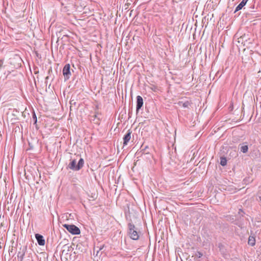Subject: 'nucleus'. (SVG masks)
<instances>
[{"instance_id":"obj_6","label":"nucleus","mask_w":261,"mask_h":261,"mask_svg":"<svg viewBox=\"0 0 261 261\" xmlns=\"http://www.w3.org/2000/svg\"><path fill=\"white\" fill-rule=\"evenodd\" d=\"M143 99L142 97L138 95L137 96V105H136V111L138 112L143 106Z\"/></svg>"},{"instance_id":"obj_9","label":"nucleus","mask_w":261,"mask_h":261,"mask_svg":"<svg viewBox=\"0 0 261 261\" xmlns=\"http://www.w3.org/2000/svg\"><path fill=\"white\" fill-rule=\"evenodd\" d=\"M248 1V0H242V1L236 7L234 13L241 10L243 7L245 6Z\"/></svg>"},{"instance_id":"obj_20","label":"nucleus","mask_w":261,"mask_h":261,"mask_svg":"<svg viewBox=\"0 0 261 261\" xmlns=\"http://www.w3.org/2000/svg\"><path fill=\"white\" fill-rule=\"evenodd\" d=\"M2 63L1 62V61H0V67L2 66Z\"/></svg>"},{"instance_id":"obj_21","label":"nucleus","mask_w":261,"mask_h":261,"mask_svg":"<svg viewBox=\"0 0 261 261\" xmlns=\"http://www.w3.org/2000/svg\"><path fill=\"white\" fill-rule=\"evenodd\" d=\"M259 198H260V201H261V196L259 197Z\"/></svg>"},{"instance_id":"obj_11","label":"nucleus","mask_w":261,"mask_h":261,"mask_svg":"<svg viewBox=\"0 0 261 261\" xmlns=\"http://www.w3.org/2000/svg\"><path fill=\"white\" fill-rule=\"evenodd\" d=\"M25 254V251L23 250L22 252H18L17 253L18 259L20 261H23V257Z\"/></svg>"},{"instance_id":"obj_8","label":"nucleus","mask_w":261,"mask_h":261,"mask_svg":"<svg viewBox=\"0 0 261 261\" xmlns=\"http://www.w3.org/2000/svg\"><path fill=\"white\" fill-rule=\"evenodd\" d=\"M131 133L132 132L129 129L127 133L124 135L123 139V145L125 146L127 144L128 142L129 141L131 138Z\"/></svg>"},{"instance_id":"obj_15","label":"nucleus","mask_w":261,"mask_h":261,"mask_svg":"<svg viewBox=\"0 0 261 261\" xmlns=\"http://www.w3.org/2000/svg\"><path fill=\"white\" fill-rule=\"evenodd\" d=\"M33 119L34 121V123H36L37 121V116L35 114V113H33Z\"/></svg>"},{"instance_id":"obj_1","label":"nucleus","mask_w":261,"mask_h":261,"mask_svg":"<svg viewBox=\"0 0 261 261\" xmlns=\"http://www.w3.org/2000/svg\"><path fill=\"white\" fill-rule=\"evenodd\" d=\"M127 225V233L130 238L134 240H138L139 239V232L137 231V228L132 222H129Z\"/></svg>"},{"instance_id":"obj_4","label":"nucleus","mask_w":261,"mask_h":261,"mask_svg":"<svg viewBox=\"0 0 261 261\" xmlns=\"http://www.w3.org/2000/svg\"><path fill=\"white\" fill-rule=\"evenodd\" d=\"M192 104L191 100L182 99L177 102V105L185 109H189Z\"/></svg>"},{"instance_id":"obj_14","label":"nucleus","mask_w":261,"mask_h":261,"mask_svg":"<svg viewBox=\"0 0 261 261\" xmlns=\"http://www.w3.org/2000/svg\"><path fill=\"white\" fill-rule=\"evenodd\" d=\"M255 239L254 238H250L249 237V240H248V244L250 245L251 246H253L255 245Z\"/></svg>"},{"instance_id":"obj_7","label":"nucleus","mask_w":261,"mask_h":261,"mask_svg":"<svg viewBox=\"0 0 261 261\" xmlns=\"http://www.w3.org/2000/svg\"><path fill=\"white\" fill-rule=\"evenodd\" d=\"M35 238L37 240V243L39 245L43 246L45 245V241L42 235L37 233L35 234Z\"/></svg>"},{"instance_id":"obj_16","label":"nucleus","mask_w":261,"mask_h":261,"mask_svg":"<svg viewBox=\"0 0 261 261\" xmlns=\"http://www.w3.org/2000/svg\"><path fill=\"white\" fill-rule=\"evenodd\" d=\"M96 118H97V114H95L93 116H91L90 120L91 121H94Z\"/></svg>"},{"instance_id":"obj_3","label":"nucleus","mask_w":261,"mask_h":261,"mask_svg":"<svg viewBox=\"0 0 261 261\" xmlns=\"http://www.w3.org/2000/svg\"><path fill=\"white\" fill-rule=\"evenodd\" d=\"M63 226L72 234H79L81 233L80 228L73 224H64Z\"/></svg>"},{"instance_id":"obj_13","label":"nucleus","mask_w":261,"mask_h":261,"mask_svg":"<svg viewBox=\"0 0 261 261\" xmlns=\"http://www.w3.org/2000/svg\"><path fill=\"white\" fill-rule=\"evenodd\" d=\"M227 164V160L225 158H221L220 159V164L222 166H224Z\"/></svg>"},{"instance_id":"obj_10","label":"nucleus","mask_w":261,"mask_h":261,"mask_svg":"<svg viewBox=\"0 0 261 261\" xmlns=\"http://www.w3.org/2000/svg\"><path fill=\"white\" fill-rule=\"evenodd\" d=\"M203 256V253L200 251H197L195 254V260L199 261V258Z\"/></svg>"},{"instance_id":"obj_5","label":"nucleus","mask_w":261,"mask_h":261,"mask_svg":"<svg viewBox=\"0 0 261 261\" xmlns=\"http://www.w3.org/2000/svg\"><path fill=\"white\" fill-rule=\"evenodd\" d=\"M70 66L69 64H66L63 69V74L65 80H67L70 78L71 72L70 71Z\"/></svg>"},{"instance_id":"obj_19","label":"nucleus","mask_w":261,"mask_h":261,"mask_svg":"<svg viewBox=\"0 0 261 261\" xmlns=\"http://www.w3.org/2000/svg\"><path fill=\"white\" fill-rule=\"evenodd\" d=\"M99 120L98 119V120L96 121L95 123L98 124L99 123Z\"/></svg>"},{"instance_id":"obj_18","label":"nucleus","mask_w":261,"mask_h":261,"mask_svg":"<svg viewBox=\"0 0 261 261\" xmlns=\"http://www.w3.org/2000/svg\"><path fill=\"white\" fill-rule=\"evenodd\" d=\"M103 247H104V245H102V246H100V247L97 246L96 247V248L98 249V250H97V252H98L99 251L102 250Z\"/></svg>"},{"instance_id":"obj_17","label":"nucleus","mask_w":261,"mask_h":261,"mask_svg":"<svg viewBox=\"0 0 261 261\" xmlns=\"http://www.w3.org/2000/svg\"><path fill=\"white\" fill-rule=\"evenodd\" d=\"M150 89L153 91H156L158 90L157 87L154 85H152V87H150Z\"/></svg>"},{"instance_id":"obj_2","label":"nucleus","mask_w":261,"mask_h":261,"mask_svg":"<svg viewBox=\"0 0 261 261\" xmlns=\"http://www.w3.org/2000/svg\"><path fill=\"white\" fill-rule=\"evenodd\" d=\"M84 164V161L83 159L81 158L77 164H76V161L75 159H71L69 164L68 165V167L74 171H79L83 168Z\"/></svg>"},{"instance_id":"obj_12","label":"nucleus","mask_w":261,"mask_h":261,"mask_svg":"<svg viewBox=\"0 0 261 261\" xmlns=\"http://www.w3.org/2000/svg\"><path fill=\"white\" fill-rule=\"evenodd\" d=\"M248 145H243L241 147V151L243 153H246L248 151Z\"/></svg>"}]
</instances>
